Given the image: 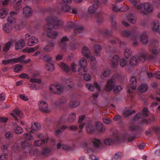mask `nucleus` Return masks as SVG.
I'll return each instance as SVG.
<instances>
[{"instance_id":"f257e3e1","label":"nucleus","mask_w":160,"mask_h":160,"mask_svg":"<svg viewBox=\"0 0 160 160\" xmlns=\"http://www.w3.org/2000/svg\"><path fill=\"white\" fill-rule=\"evenodd\" d=\"M47 29L48 36L51 38H54L58 35V33L56 31L52 30L53 28H57L60 25V20L55 17H50L47 19Z\"/></svg>"},{"instance_id":"f03ea898","label":"nucleus","mask_w":160,"mask_h":160,"mask_svg":"<svg viewBox=\"0 0 160 160\" xmlns=\"http://www.w3.org/2000/svg\"><path fill=\"white\" fill-rule=\"evenodd\" d=\"M93 145L92 144H88L86 142H83L82 143V146L85 148V151L87 153L94 151L93 146L96 147H98L101 144L100 141L97 139H95L92 141Z\"/></svg>"},{"instance_id":"7ed1b4c3","label":"nucleus","mask_w":160,"mask_h":160,"mask_svg":"<svg viewBox=\"0 0 160 160\" xmlns=\"http://www.w3.org/2000/svg\"><path fill=\"white\" fill-rule=\"evenodd\" d=\"M40 128V126L39 124L34 123L32 124L31 127H27L26 128V130L29 132L28 133H26L23 135L24 138L28 140H31L33 139L32 136L31 135L30 132L32 133H34L35 131L38 129Z\"/></svg>"},{"instance_id":"20e7f679","label":"nucleus","mask_w":160,"mask_h":160,"mask_svg":"<svg viewBox=\"0 0 160 160\" xmlns=\"http://www.w3.org/2000/svg\"><path fill=\"white\" fill-rule=\"evenodd\" d=\"M149 111H142L138 113L134 118V121H138V123L143 124L144 123L148 124V120L144 118L148 116Z\"/></svg>"},{"instance_id":"39448f33","label":"nucleus","mask_w":160,"mask_h":160,"mask_svg":"<svg viewBox=\"0 0 160 160\" xmlns=\"http://www.w3.org/2000/svg\"><path fill=\"white\" fill-rule=\"evenodd\" d=\"M39 139L36 140L34 143V145L35 146H40L43 144L47 143L49 140V138L46 134H40L38 135Z\"/></svg>"},{"instance_id":"423d86ee","label":"nucleus","mask_w":160,"mask_h":160,"mask_svg":"<svg viewBox=\"0 0 160 160\" xmlns=\"http://www.w3.org/2000/svg\"><path fill=\"white\" fill-rule=\"evenodd\" d=\"M119 140V137L117 133H113V136L112 138H106L104 141V143L108 145H110L118 142Z\"/></svg>"},{"instance_id":"0eeeda50","label":"nucleus","mask_w":160,"mask_h":160,"mask_svg":"<svg viewBox=\"0 0 160 160\" xmlns=\"http://www.w3.org/2000/svg\"><path fill=\"white\" fill-rule=\"evenodd\" d=\"M49 88L53 93L55 94L60 95L63 92L64 87L61 85H52L50 86Z\"/></svg>"},{"instance_id":"6e6552de","label":"nucleus","mask_w":160,"mask_h":160,"mask_svg":"<svg viewBox=\"0 0 160 160\" xmlns=\"http://www.w3.org/2000/svg\"><path fill=\"white\" fill-rule=\"evenodd\" d=\"M144 10H142L140 13L143 15H147L148 13H152L153 11L152 7L148 2L145 3L143 5Z\"/></svg>"},{"instance_id":"1a4fd4ad","label":"nucleus","mask_w":160,"mask_h":160,"mask_svg":"<svg viewBox=\"0 0 160 160\" xmlns=\"http://www.w3.org/2000/svg\"><path fill=\"white\" fill-rule=\"evenodd\" d=\"M122 36L127 38L131 37V39L133 40H136L137 38L136 32L133 30L124 31L122 33Z\"/></svg>"},{"instance_id":"9d476101","label":"nucleus","mask_w":160,"mask_h":160,"mask_svg":"<svg viewBox=\"0 0 160 160\" xmlns=\"http://www.w3.org/2000/svg\"><path fill=\"white\" fill-rule=\"evenodd\" d=\"M115 81L114 79L108 80L105 87V90L107 92H110L112 90L115 85Z\"/></svg>"},{"instance_id":"9b49d317","label":"nucleus","mask_w":160,"mask_h":160,"mask_svg":"<svg viewBox=\"0 0 160 160\" xmlns=\"http://www.w3.org/2000/svg\"><path fill=\"white\" fill-rule=\"evenodd\" d=\"M57 147L58 149H60L61 148L66 151H70L72 150L73 146L67 143L62 144L61 143H58L57 144Z\"/></svg>"},{"instance_id":"f8f14e48","label":"nucleus","mask_w":160,"mask_h":160,"mask_svg":"<svg viewBox=\"0 0 160 160\" xmlns=\"http://www.w3.org/2000/svg\"><path fill=\"white\" fill-rule=\"evenodd\" d=\"M86 86L88 89L91 91H94L95 88L97 89L98 91H100L101 90L100 86L96 82H94L92 84H87Z\"/></svg>"},{"instance_id":"ddd939ff","label":"nucleus","mask_w":160,"mask_h":160,"mask_svg":"<svg viewBox=\"0 0 160 160\" xmlns=\"http://www.w3.org/2000/svg\"><path fill=\"white\" fill-rule=\"evenodd\" d=\"M86 128L87 132L88 133H92L95 131V127L92 125L90 121L87 123Z\"/></svg>"},{"instance_id":"4468645a","label":"nucleus","mask_w":160,"mask_h":160,"mask_svg":"<svg viewBox=\"0 0 160 160\" xmlns=\"http://www.w3.org/2000/svg\"><path fill=\"white\" fill-rule=\"evenodd\" d=\"M23 13L25 17L28 18L32 15V11L29 7L26 6L23 8Z\"/></svg>"},{"instance_id":"2eb2a0df","label":"nucleus","mask_w":160,"mask_h":160,"mask_svg":"<svg viewBox=\"0 0 160 160\" xmlns=\"http://www.w3.org/2000/svg\"><path fill=\"white\" fill-rule=\"evenodd\" d=\"M137 79L136 77H132L130 81L131 88L133 90L136 89L137 85Z\"/></svg>"},{"instance_id":"dca6fc26","label":"nucleus","mask_w":160,"mask_h":160,"mask_svg":"<svg viewBox=\"0 0 160 160\" xmlns=\"http://www.w3.org/2000/svg\"><path fill=\"white\" fill-rule=\"evenodd\" d=\"M79 65L81 67V68L83 69V71L84 72H87V70L85 69V68L88 65L87 61L85 60L83 58L79 60Z\"/></svg>"},{"instance_id":"f3484780","label":"nucleus","mask_w":160,"mask_h":160,"mask_svg":"<svg viewBox=\"0 0 160 160\" xmlns=\"http://www.w3.org/2000/svg\"><path fill=\"white\" fill-rule=\"evenodd\" d=\"M152 29L153 31L157 32L160 29V24L158 21H154L152 24Z\"/></svg>"},{"instance_id":"a211bd4d","label":"nucleus","mask_w":160,"mask_h":160,"mask_svg":"<svg viewBox=\"0 0 160 160\" xmlns=\"http://www.w3.org/2000/svg\"><path fill=\"white\" fill-rule=\"evenodd\" d=\"M119 61V57L118 55L114 56L111 61V65L112 67H116L118 65Z\"/></svg>"},{"instance_id":"6ab92c4d","label":"nucleus","mask_w":160,"mask_h":160,"mask_svg":"<svg viewBox=\"0 0 160 160\" xmlns=\"http://www.w3.org/2000/svg\"><path fill=\"white\" fill-rule=\"evenodd\" d=\"M138 59L135 56L132 57L130 59L129 63L130 65L132 67L137 66L138 63Z\"/></svg>"},{"instance_id":"aec40b11","label":"nucleus","mask_w":160,"mask_h":160,"mask_svg":"<svg viewBox=\"0 0 160 160\" xmlns=\"http://www.w3.org/2000/svg\"><path fill=\"white\" fill-rule=\"evenodd\" d=\"M38 41L37 38L35 37H32L29 38L27 44L29 46H32L36 44Z\"/></svg>"},{"instance_id":"412c9836","label":"nucleus","mask_w":160,"mask_h":160,"mask_svg":"<svg viewBox=\"0 0 160 160\" xmlns=\"http://www.w3.org/2000/svg\"><path fill=\"white\" fill-rule=\"evenodd\" d=\"M99 7L98 3L93 4L90 6L88 9V11L90 13H94L96 12V10Z\"/></svg>"},{"instance_id":"4be33fe9","label":"nucleus","mask_w":160,"mask_h":160,"mask_svg":"<svg viewBox=\"0 0 160 160\" xmlns=\"http://www.w3.org/2000/svg\"><path fill=\"white\" fill-rule=\"evenodd\" d=\"M25 45V43L23 40L21 39L17 41L15 44V49L16 50L20 49L22 48Z\"/></svg>"},{"instance_id":"5701e85b","label":"nucleus","mask_w":160,"mask_h":160,"mask_svg":"<svg viewBox=\"0 0 160 160\" xmlns=\"http://www.w3.org/2000/svg\"><path fill=\"white\" fill-rule=\"evenodd\" d=\"M148 87L147 85L145 83L142 84L138 88V91L141 92H145L148 90Z\"/></svg>"},{"instance_id":"b1692460","label":"nucleus","mask_w":160,"mask_h":160,"mask_svg":"<svg viewBox=\"0 0 160 160\" xmlns=\"http://www.w3.org/2000/svg\"><path fill=\"white\" fill-rule=\"evenodd\" d=\"M68 128V127L67 126L63 125L58 128L55 131L56 136H58L61 134L65 129Z\"/></svg>"},{"instance_id":"393cba45","label":"nucleus","mask_w":160,"mask_h":160,"mask_svg":"<svg viewBox=\"0 0 160 160\" xmlns=\"http://www.w3.org/2000/svg\"><path fill=\"white\" fill-rule=\"evenodd\" d=\"M13 28V26H10L8 25V24H4L2 27L4 32L7 33L10 32Z\"/></svg>"},{"instance_id":"a878e982","label":"nucleus","mask_w":160,"mask_h":160,"mask_svg":"<svg viewBox=\"0 0 160 160\" xmlns=\"http://www.w3.org/2000/svg\"><path fill=\"white\" fill-rule=\"evenodd\" d=\"M141 42L143 44H147L148 42V40L146 34L144 33L140 36Z\"/></svg>"},{"instance_id":"bb28decb","label":"nucleus","mask_w":160,"mask_h":160,"mask_svg":"<svg viewBox=\"0 0 160 160\" xmlns=\"http://www.w3.org/2000/svg\"><path fill=\"white\" fill-rule=\"evenodd\" d=\"M82 54L87 58H89L90 57V52L88 48L87 47H84L82 51Z\"/></svg>"},{"instance_id":"cd10ccee","label":"nucleus","mask_w":160,"mask_h":160,"mask_svg":"<svg viewBox=\"0 0 160 160\" xmlns=\"http://www.w3.org/2000/svg\"><path fill=\"white\" fill-rule=\"evenodd\" d=\"M38 105L41 110H48V105L45 101L41 102Z\"/></svg>"},{"instance_id":"c85d7f7f","label":"nucleus","mask_w":160,"mask_h":160,"mask_svg":"<svg viewBox=\"0 0 160 160\" xmlns=\"http://www.w3.org/2000/svg\"><path fill=\"white\" fill-rule=\"evenodd\" d=\"M94 52L95 53L96 56H100V52L102 49L101 46L99 44H95L94 45Z\"/></svg>"},{"instance_id":"c756f323","label":"nucleus","mask_w":160,"mask_h":160,"mask_svg":"<svg viewBox=\"0 0 160 160\" xmlns=\"http://www.w3.org/2000/svg\"><path fill=\"white\" fill-rule=\"evenodd\" d=\"M54 46V44L53 43L50 42L48 45H46L44 48V50L46 52H50L53 48Z\"/></svg>"},{"instance_id":"7c9ffc66","label":"nucleus","mask_w":160,"mask_h":160,"mask_svg":"<svg viewBox=\"0 0 160 160\" xmlns=\"http://www.w3.org/2000/svg\"><path fill=\"white\" fill-rule=\"evenodd\" d=\"M29 145L28 141L26 140L23 141L22 143L21 147L22 148L26 149L27 151H24L26 153H28L29 151Z\"/></svg>"},{"instance_id":"2f4dec72","label":"nucleus","mask_w":160,"mask_h":160,"mask_svg":"<svg viewBox=\"0 0 160 160\" xmlns=\"http://www.w3.org/2000/svg\"><path fill=\"white\" fill-rule=\"evenodd\" d=\"M122 156L121 152H118L116 153L112 158V160H120Z\"/></svg>"},{"instance_id":"473e14b6","label":"nucleus","mask_w":160,"mask_h":160,"mask_svg":"<svg viewBox=\"0 0 160 160\" xmlns=\"http://www.w3.org/2000/svg\"><path fill=\"white\" fill-rule=\"evenodd\" d=\"M59 66L61 68L62 70L66 72H68L70 71L69 67L66 64L63 63H61L59 64Z\"/></svg>"},{"instance_id":"72a5a7b5","label":"nucleus","mask_w":160,"mask_h":160,"mask_svg":"<svg viewBox=\"0 0 160 160\" xmlns=\"http://www.w3.org/2000/svg\"><path fill=\"white\" fill-rule=\"evenodd\" d=\"M96 128L101 132H103L105 130V128L103 124L101 122H97L96 124Z\"/></svg>"},{"instance_id":"f704fd0d","label":"nucleus","mask_w":160,"mask_h":160,"mask_svg":"<svg viewBox=\"0 0 160 160\" xmlns=\"http://www.w3.org/2000/svg\"><path fill=\"white\" fill-rule=\"evenodd\" d=\"M21 3L22 0H14L13 4L14 9L17 10H19Z\"/></svg>"},{"instance_id":"c9c22d12","label":"nucleus","mask_w":160,"mask_h":160,"mask_svg":"<svg viewBox=\"0 0 160 160\" xmlns=\"http://www.w3.org/2000/svg\"><path fill=\"white\" fill-rule=\"evenodd\" d=\"M84 29V27L81 25H76L74 29V32L75 33H79L83 31Z\"/></svg>"},{"instance_id":"e433bc0d","label":"nucleus","mask_w":160,"mask_h":160,"mask_svg":"<svg viewBox=\"0 0 160 160\" xmlns=\"http://www.w3.org/2000/svg\"><path fill=\"white\" fill-rule=\"evenodd\" d=\"M135 112V111H123L122 115L124 118H126Z\"/></svg>"},{"instance_id":"4c0bfd02","label":"nucleus","mask_w":160,"mask_h":160,"mask_svg":"<svg viewBox=\"0 0 160 160\" xmlns=\"http://www.w3.org/2000/svg\"><path fill=\"white\" fill-rule=\"evenodd\" d=\"M46 69L48 71L52 72L54 69V65L50 63H49L46 64L45 66Z\"/></svg>"},{"instance_id":"58836bf2","label":"nucleus","mask_w":160,"mask_h":160,"mask_svg":"<svg viewBox=\"0 0 160 160\" xmlns=\"http://www.w3.org/2000/svg\"><path fill=\"white\" fill-rule=\"evenodd\" d=\"M7 23L6 24L13 26L14 24L15 20L14 18L12 16L9 17L7 18Z\"/></svg>"},{"instance_id":"ea45409f","label":"nucleus","mask_w":160,"mask_h":160,"mask_svg":"<svg viewBox=\"0 0 160 160\" xmlns=\"http://www.w3.org/2000/svg\"><path fill=\"white\" fill-rule=\"evenodd\" d=\"M80 104V102L78 100H75L70 102L69 105L70 107L72 108H76Z\"/></svg>"},{"instance_id":"a19ab883","label":"nucleus","mask_w":160,"mask_h":160,"mask_svg":"<svg viewBox=\"0 0 160 160\" xmlns=\"http://www.w3.org/2000/svg\"><path fill=\"white\" fill-rule=\"evenodd\" d=\"M76 114L73 113L70 114L68 117V121L69 123L73 122L75 120Z\"/></svg>"},{"instance_id":"79ce46f5","label":"nucleus","mask_w":160,"mask_h":160,"mask_svg":"<svg viewBox=\"0 0 160 160\" xmlns=\"http://www.w3.org/2000/svg\"><path fill=\"white\" fill-rule=\"evenodd\" d=\"M25 55H22L20 57L17 58H14L15 63L20 62V63H23L24 60L23 59L25 58Z\"/></svg>"},{"instance_id":"37998d69","label":"nucleus","mask_w":160,"mask_h":160,"mask_svg":"<svg viewBox=\"0 0 160 160\" xmlns=\"http://www.w3.org/2000/svg\"><path fill=\"white\" fill-rule=\"evenodd\" d=\"M132 52L130 48H126L124 53V57L126 58H128L131 57Z\"/></svg>"},{"instance_id":"c03bdc74","label":"nucleus","mask_w":160,"mask_h":160,"mask_svg":"<svg viewBox=\"0 0 160 160\" xmlns=\"http://www.w3.org/2000/svg\"><path fill=\"white\" fill-rule=\"evenodd\" d=\"M14 132L15 133L20 134L22 132L23 129L20 126H18L15 127Z\"/></svg>"},{"instance_id":"a18cd8bd","label":"nucleus","mask_w":160,"mask_h":160,"mask_svg":"<svg viewBox=\"0 0 160 160\" xmlns=\"http://www.w3.org/2000/svg\"><path fill=\"white\" fill-rule=\"evenodd\" d=\"M51 152V150L50 148H45L43 149L42 153L43 155L48 156L50 154Z\"/></svg>"},{"instance_id":"49530a36","label":"nucleus","mask_w":160,"mask_h":160,"mask_svg":"<svg viewBox=\"0 0 160 160\" xmlns=\"http://www.w3.org/2000/svg\"><path fill=\"white\" fill-rule=\"evenodd\" d=\"M7 12L5 9H2L0 10V18H4L6 16Z\"/></svg>"},{"instance_id":"de8ad7c7","label":"nucleus","mask_w":160,"mask_h":160,"mask_svg":"<svg viewBox=\"0 0 160 160\" xmlns=\"http://www.w3.org/2000/svg\"><path fill=\"white\" fill-rule=\"evenodd\" d=\"M152 54L155 56H157L160 54V49L157 48H154L152 49Z\"/></svg>"},{"instance_id":"09e8293b","label":"nucleus","mask_w":160,"mask_h":160,"mask_svg":"<svg viewBox=\"0 0 160 160\" xmlns=\"http://www.w3.org/2000/svg\"><path fill=\"white\" fill-rule=\"evenodd\" d=\"M61 8L62 10L64 12H68L70 10V8L69 5L66 4L63 5Z\"/></svg>"},{"instance_id":"8fccbe9b","label":"nucleus","mask_w":160,"mask_h":160,"mask_svg":"<svg viewBox=\"0 0 160 160\" xmlns=\"http://www.w3.org/2000/svg\"><path fill=\"white\" fill-rule=\"evenodd\" d=\"M111 74V71L109 70H105L102 72V76L103 77L109 76Z\"/></svg>"},{"instance_id":"3c124183","label":"nucleus","mask_w":160,"mask_h":160,"mask_svg":"<svg viewBox=\"0 0 160 160\" xmlns=\"http://www.w3.org/2000/svg\"><path fill=\"white\" fill-rule=\"evenodd\" d=\"M2 62V63L4 65H7L10 63L12 64L15 63L14 58L8 59L7 60H3Z\"/></svg>"},{"instance_id":"603ef678","label":"nucleus","mask_w":160,"mask_h":160,"mask_svg":"<svg viewBox=\"0 0 160 160\" xmlns=\"http://www.w3.org/2000/svg\"><path fill=\"white\" fill-rule=\"evenodd\" d=\"M139 62L141 61L143 62H145L147 59V55H145L144 53H142L139 57Z\"/></svg>"},{"instance_id":"864d4df0","label":"nucleus","mask_w":160,"mask_h":160,"mask_svg":"<svg viewBox=\"0 0 160 160\" xmlns=\"http://www.w3.org/2000/svg\"><path fill=\"white\" fill-rule=\"evenodd\" d=\"M66 102V100L64 98H62L59 100V102H56L54 103V105L55 106H59L61 104H64Z\"/></svg>"},{"instance_id":"5fc2aeb1","label":"nucleus","mask_w":160,"mask_h":160,"mask_svg":"<svg viewBox=\"0 0 160 160\" xmlns=\"http://www.w3.org/2000/svg\"><path fill=\"white\" fill-rule=\"evenodd\" d=\"M113 90L114 93H117L119 92L122 90V88L121 86H116L115 85Z\"/></svg>"},{"instance_id":"6e6d98bb","label":"nucleus","mask_w":160,"mask_h":160,"mask_svg":"<svg viewBox=\"0 0 160 160\" xmlns=\"http://www.w3.org/2000/svg\"><path fill=\"white\" fill-rule=\"evenodd\" d=\"M43 59L44 61L48 62L49 63L52 61V58L49 55H45L43 56Z\"/></svg>"},{"instance_id":"4d7b16f0","label":"nucleus","mask_w":160,"mask_h":160,"mask_svg":"<svg viewBox=\"0 0 160 160\" xmlns=\"http://www.w3.org/2000/svg\"><path fill=\"white\" fill-rule=\"evenodd\" d=\"M12 44V42L9 41L7 42L5 45L4 47L3 48V50L5 52L7 51L10 48V47Z\"/></svg>"},{"instance_id":"13d9d810","label":"nucleus","mask_w":160,"mask_h":160,"mask_svg":"<svg viewBox=\"0 0 160 160\" xmlns=\"http://www.w3.org/2000/svg\"><path fill=\"white\" fill-rule=\"evenodd\" d=\"M123 8H119L117 6H114L112 8L113 10L115 12H117L118 11L123 12L126 11L127 9H123Z\"/></svg>"},{"instance_id":"bf43d9fd","label":"nucleus","mask_w":160,"mask_h":160,"mask_svg":"<svg viewBox=\"0 0 160 160\" xmlns=\"http://www.w3.org/2000/svg\"><path fill=\"white\" fill-rule=\"evenodd\" d=\"M128 21L131 23L134 24L136 22V19L131 15H128Z\"/></svg>"},{"instance_id":"052dcab7","label":"nucleus","mask_w":160,"mask_h":160,"mask_svg":"<svg viewBox=\"0 0 160 160\" xmlns=\"http://www.w3.org/2000/svg\"><path fill=\"white\" fill-rule=\"evenodd\" d=\"M14 113H11V115L14 117L16 120L18 119L17 116H18L19 114L21 112V111H14Z\"/></svg>"},{"instance_id":"680f3d73","label":"nucleus","mask_w":160,"mask_h":160,"mask_svg":"<svg viewBox=\"0 0 160 160\" xmlns=\"http://www.w3.org/2000/svg\"><path fill=\"white\" fill-rule=\"evenodd\" d=\"M22 68V66L21 65L18 64L15 66L14 69V71L16 72H18L21 71V68Z\"/></svg>"},{"instance_id":"e2e57ef3","label":"nucleus","mask_w":160,"mask_h":160,"mask_svg":"<svg viewBox=\"0 0 160 160\" xmlns=\"http://www.w3.org/2000/svg\"><path fill=\"white\" fill-rule=\"evenodd\" d=\"M30 81L32 82H34L35 83H40L41 82V79H36L33 77L31 78Z\"/></svg>"},{"instance_id":"0e129e2a","label":"nucleus","mask_w":160,"mask_h":160,"mask_svg":"<svg viewBox=\"0 0 160 160\" xmlns=\"http://www.w3.org/2000/svg\"><path fill=\"white\" fill-rule=\"evenodd\" d=\"M84 79L87 81H89L91 79V77L90 75L87 73H84Z\"/></svg>"},{"instance_id":"69168bd1","label":"nucleus","mask_w":160,"mask_h":160,"mask_svg":"<svg viewBox=\"0 0 160 160\" xmlns=\"http://www.w3.org/2000/svg\"><path fill=\"white\" fill-rule=\"evenodd\" d=\"M6 138L8 139H10L12 137V132H7L5 135Z\"/></svg>"},{"instance_id":"338daca9","label":"nucleus","mask_w":160,"mask_h":160,"mask_svg":"<svg viewBox=\"0 0 160 160\" xmlns=\"http://www.w3.org/2000/svg\"><path fill=\"white\" fill-rule=\"evenodd\" d=\"M126 63L127 61L124 59H122L120 60V65L122 67H125Z\"/></svg>"},{"instance_id":"774afa93","label":"nucleus","mask_w":160,"mask_h":160,"mask_svg":"<svg viewBox=\"0 0 160 160\" xmlns=\"http://www.w3.org/2000/svg\"><path fill=\"white\" fill-rule=\"evenodd\" d=\"M66 83L69 88H72L74 85V82L72 81H70L69 80L66 81Z\"/></svg>"}]
</instances>
